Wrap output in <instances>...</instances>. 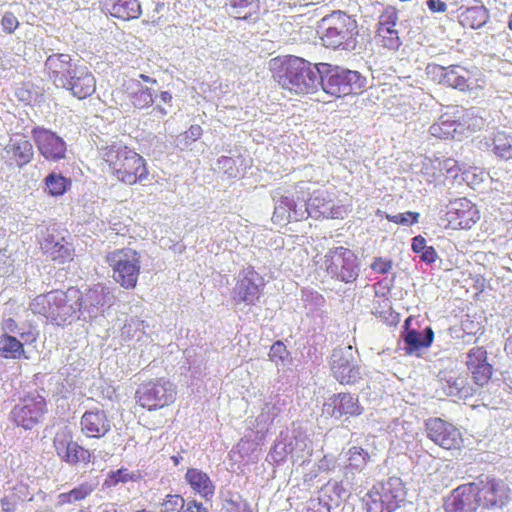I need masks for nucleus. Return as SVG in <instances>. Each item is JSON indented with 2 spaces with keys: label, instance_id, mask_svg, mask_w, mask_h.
I'll use <instances>...</instances> for the list:
<instances>
[{
  "label": "nucleus",
  "instance_id": "1",
  "mask_svg": "<svg viewBox=\"0 0 512 512\" xmlns=\"http://www.w3.org/2000/svg\"><path fill=\"white\" fill-rule=\"evenodd\" d=\"M99 165L111 180L127 186L148 180L150 174L146 159L122 141H114L99 149Z\"/></svg>",
  "mask_w": 512,
  "mask_h": 512
},
{
  "label": "nucleus",
  "instance_id": "2",
  "mask_svg": "<svg viewBox=\"0 0 512 512\" xmlns=\"http://www.w3.org/2000/svg\"><path fill=\"white\" fill-rule=\"evenodd\" d=\"M83 294L77 287L70 286L66 290L53 289L34 297L29 308L34 315L44 317L47 322L56 326L71 324L81 311Z\"/></svg>",
  "mask_w": 512,
  "mask_h": 512
},
{
  "label": "nucleus",
  "instance_id": "3",
  "mask_svg": "<svg viewBox=\"0 0 512 512\" xmlns=\"http://www.w3.org/2000/svg\"><path fill=\"white\" fill-rule=\"evenodd\" d=\"M273 78L286 90L307 94L314 89L318 73L307 60L288 55L271 61Z\"/></svg>",
  "mask_w": 512,
  "mask_h": 512
},
{
  "label": "nucleus",
  "instance_id": "4",
  "mask_svg": "<svg viewBox=\"0 0 512 512\" xmlns=\"http://www.w3.org/2000/svg\"><path fill=\"white\" fill-rule=\"evenodd\" d=\"M318 34L327 48L353 49L359 34L358 23L344 11H333L319 21Z\"/></svg>",
  "mask_w": 512,
  "mask_h": 512
},
{
  "label": "nucleus",
  "instance_id": "5",
  "mask_svg": "<svg viewBox=\"0 0 512 512\" xmlns=\"http://www.w3.org/2000/svg\"><path fill=\"white\" fill-rule=\"evenodd\" d=\"M105 261L112 271L113 280L124 289L137 286L141 272V256L132 248H120L108 252Z\"/></svg>",
  "mask_w": 512,
  "mask_h": 512
},
{
  "label": "nucleus",
  "instance_id": "6",
  "mask_svg": "<svg viewBox=\"0 0 512 512\" xmlns=\"http://www.w3.org/2000/svg\"><path fill=\"white\" fill-rule=\"evenodd\" d=\"M406 497L402 480L390 477L376 483L365 496L366 512H394L401 506Z\"/></svg>",
  "mask_w": 512,
  "mask_h": 512
},
{
  "label": "nucleus",
  "instance_id": "7",
  "mask_svg": "<svg viewBox=\"0 0 512 512\" xmlns=\"http://www.w3.org/2000/svg\"><path fill=\"white\" fill-rule=\"evenodd\" d=\"M176 398L177 387L166 377L142 383L135 393L137 404L150 412L171 406Z\"/></svg>",
  "mask_w": 512,
  "mask_h": 512
},
{
  "label": "nucleus",
  "instance_id": "8",
  "mask_svg": "<svg viewBox=\"0 0 512 512\" xmlns=\"http://www.w3.org/2000/svg\"><path fill=\"white\" fill-rule=\"evenodd\" d=\"M323 90L334 97L360 93L366 85V78L358 71L339 66L329 68L321 77Z\"/></svg>",
  "mask_w": 512,
  "mask_h": 512
},
{
  "label": "nucleus",
  "instance_id": "9",
  "mask_svg": "<svg viewBox=\"0 0 512 512\" xmlns=\"http://www.w3.org/2000/svg\"><path fill=\"white\" fill-rule=\"evenodd\" d=\"M52 443L58 458L70 466H86L92 462V452L74 440V432L68 425L55 432Z\"/></svg>",
  "mask_w": 512,
  "mask_h": 512
},
{
  "label": "nucleus",
  "instance_id": "10",
  "mask_svg": "<svg viewBox=\"0 0 512 512\" xmlns=\"http://www.w3.org/2000/svg\"><path fill=\"white\" fill-rule=\"evenodd\" d=\"M47 413V402L37 391L29 392L20 398L10 412V419L18 427L30 430L40 423Z\"/></svg>",
  "mask_w": 512,
  "mask_h": 512
},
{
  "label": "nucleus",
  "instance_id": "11",
  "mask_svg": "<svg viewBox=\"0 0 512 512\" xmlns=\"http://www.w3.org/2000/svg\"><path fill=\"white\" fill-rule=\"evenodd\" d=\"M65 230L53 224L46 228L39 241L43 254L58 264L70 263L75 257V248L72 242L64 235Z\"/></svg>",
  "mask_w": 512,
  "mask_h": 512
},
{
  "label": "nucleus",
  "instance_id": "12",
  "mask_svg": "<svg viewBox=\"0 0 512 512\" xmlns=\"http://www.w3.org/2000/svg\"><path fill=\"white\" fill-rule=\"evenodd\" d=\"M424 427L427 438L445 450H460L464 446L462 432L451 422L432 417L425 421Z\"/></svg>",
  "mask_w": 512,
  "mask_h": 512
},
{
  "label": "nucleus",
  "instance_id": "13",
  "mask_svg": "<svg viewBox=\"0 0 512 512\" xmlns=\"http://www.w3.org/2000/svg\"><path fill=\"white\" fill-rule=\"evenodd\" d=\"M479 506L486 509L501 508L509 501V488L495 478L486 477L471 483Z\"/></svg>",
  "mask_w": 512,
  "mask_h": 512
},
{
  "label": "nucleus",
  "instance_id": "14",
  "mask_svg": "<svg viewBox=\"0 0 512 512\" xmlns=\"http://www.w3.org/2000/svg\"><path fill=\"white\" fill-rule=\"evenodd\" d=\"M445 228L452 230H469L480 220V211L467 198L451 201L445 214Z\"/></svg>",
  "mask_w": 512,
  "mask_h": 512
},
{
  "label": "nucleus",
  "instance_id": "15",
  "mask_svg": "<svg viewBox=\"0 0 512 512\" xmlns=\"http://www.w3.org/2000/svg\"><path fill=\"white\" fill-rule=\"evenodd\" d=\"M398 19V9L394 6L389 5L381 12L374 37L379 47L396 51L401 46L399 32L396 28Z\"/></svg>",
  "mask_w": 512,
  "mask_h": 512
},
{
  "label": "nucleus",
  "instance_id": "16",
  "mask_svg": "<svg viewBox=\"0 0 512 512\" xmlns=\"http://www.w3.org/2000/svg\"><path fill=\"white\" fill-rule=\"evenodd\" d=\"M354 253L344 247H337L327 256V270L341 281L349 283L358 276V265Z\"/></svg>",
  "mask_w": 512,
  "mask_h": 512
},
{
  "label": "nucleus",
  "instance_id": "17",
  "mask_svg": "<svg viewBox=\"0 0 512 512\" xmlns=\"http://www.w3.org/2000/svg\"><path fill=\"white\" fill-rule=\"evenodd\" d=\"M256 279H261V277L253 266H248L242 271L233 290L235 303H244L249 306L256 305L262 296V285H258L255 282Z\"/></svg>",
  "mask_w": 512,
  "mask_h": 512
},
{
  "label": "nucleus",
  "instance_id": "18",
  "mask_svg": "<svg viewBox=\"0 0 512 512\" xmlns=\"http://www.w3.org/2000/svg\"><path fill=\"white\" fill-rule=\"evenodd\" d=\"M480 76L481 73L477 68L469 70L458 65H451L441 67L440 81L460 91H471L482 87L481 84H479Z\"/></svg>",
  "mask_w": 512,
  "mask_h": 512
},
{
  "label": "nucleus",
  "instance_id": "19",
  "mask_svg": "<svg viewBox=\"0 0 512 512\" xmlns=\"http://www.w3.org/2000/svg\"><path fill=\"white\" fill-rule=\"evenodd\" d=\"M31 134L40 154L45 159L58 161L65 157L66 144L55 132L43 127H35Z\"/></svg>",
  "mask_w": 512,
  "mask_h": 512
},
{
  "label": "nucleus",
  "instance_id": "20",
  "mask_svg": "<svg viewBox=\"0 0 512 512\" xmlns=\"http://www.w3.org/2000/svg\"><path fill=\"white\" fill-rule=\"evenodd\" d=\"M468 120H471L468 114L457 116L456 114L444 113L430 126L429 133L440 140L455 139L470 128Z\"/></svg>",
  "mask_w": 512,
  "mask_h": 512
},
{
  "label": "nucleus",
  "instance_id": "21",
  "mask_svg": "<svg viewBox=\"0 0 512 512\" xmlns=\"http://www.w3.org/2000/svg\"><path fill=\"white\" fill-rule=\"evenodd\" d=\"M112 429L108 412L94 407L85 411L80 418L81 433L89 439L104 438Z\"/></svg>",
  "mask_w": 512,
  "mask_h": 512
},
{
  "label": "nucleus",
  "instance_id": "22",
  "mask_svg": "<svg viewBox=\"0 0 512 512\" xmlns=\"http://www.w3.org/2000/svg\"><path fill=\"white\" fill-rule=\"evenodd\" d=\"M466 367L473 382L483 387L489 383L493 375V366L488 362L487 350L482 346L471 348L467 353Z\"/></svg>",
  "mask_w": 512,
  "mask_h": 512
},
{
  "label": "nucleus",
  "instance_id": "23",
  "mask_svg": "<svg viewBox=\"0 0 512 512\" xmlns=\"http://www.w3.org/2000/svg\"><path fill=\"white\" fill-rule=\"evenodd\" d=\"M331 359L333 376L341 384H354L361 378L359 367L352 363L351 347L347 352L335 350Z\"/></svg>",
  "mask_w": 512,
  "mask_h": 512
},
{
  "label": "nucleus",
  "instance_id": "24",
  "mask_svg": "<svg viewBox=\"0 0 512 512\" xmlns=\"http://www.w3.org/2000/svg\"><path fill=\"white\" fill-rule=\"evenodd\" d=\"M471 483L455 488L444 503L445 512H476L480 507Z\"/></svg>",
  "mask_w": 512,
  "mask_h": 512
},
{
  "label": "nucleus",
  "instance_id": "25",
  "mask_svg": "<svg viewBox=\"0 0 512 512\" xmlns=\"http://www.w3.org/2000/svg\"><path fill=\"white\" fill-rule=\"evenodd\" d=\"M72 58L69 54L55 53L47 57L45 70L56 86L65 88L70 80Z\"/></svg>",
  "mask_w": 512,
  "mask_h": 512
},
{
  "label": "nucleus",
  "instance_id": "26",
  "mask_svg": "<svg viewBox=\"0 0 512 512\" xmlns=\"http://www.w3.org/2000/svg\"><path fill=\"white\" fill-rule=\"evenodd\" d=\"M331 417L339 419L343 416L355 417L363 412L358 397L350 393H338L329 398L325 404Z\"/></svg>",
  "mask_w": 512,
  "mask_h": 512
},
{
  "label": "nucleus",
  "instance_id": "27",
  "mask_svg": "<svg viewBox=\"0 0 512 512\" xmlns=\"http://www.w3.org/2000/svg\"><path fill=\"white\" fill-rule=\"evenodd\" d=\"M65 89L71 91L78 99H85L96 90L95 77L87 68L74 69Z\"/></svg>",
  "mask_w": 512,
  "mask_h": 512
},
{
  "label": "nucleus",
  "instance_id": "28",
  "mask_svg": "<svg viewBox=\"0 0 512 512\" xmlns=\"http://www.w3.org/2000/svg\"><path fill=\"white\" fill-rule=\"evenodd\" d=\"M412 320L413 318L410 316L404 322L403 340L407 355H411L421 348H428L434 340V332L431 327H426L423 336L421 332L411 329Z\"/></svg>",
  "mask_w": 512,
  "mask_h": 512
},
{
  "label": "nucleus",
  "instance_id": "29",
  "mask_svg": "<svg viewBox=\"0 0 512 512\" xmlns=\"http://www.w3.org/2000/svg\"><path fill=\"white\" fill-rule=\"evenodd\" d=\"M458 19L460 25L464 28L479 29L489 20V11L478 1L475 6L460 7Z\"/></svg>",
  "mask_w": 512,
  "mask_h": 512
},
{
  "label": "nucleus",
  "instance_id": "30",
  "mask_svg": "<svg viewBox=\"0 0 512 512\" xmlns=\"http://www.w3.org/2000/svg\"><path fill=\"white\" fill-rule=\"evenodd\" d=\"M185 480L191 489L206 500H210L215 493V486L209 475L197 468H189Z\"/></svg>",
  "mask_w": 512,
  "mask_h": 512
},
{
  "label": "nucleus",
  "instance_id": "31",
  "mask_svg": "<svg viewBox=\"0 0 512 512\" xmlns=\"http://www.w3.org/2000/svg\"><path fill=\"white\" fill-rule=\"evenodd\" d=\"M6 154L11 164L23 167L33 158V146L29 140L23 137L12 139L6 146Z\"/></svg>",
  "mask_w": 512,
  "mask_h": 512
},
{
  "label": "nucleus",
  "instance_id": "32",
  "mask_svg": "<svg viewBox=\"0 0 512 512\" xmlns=\"http://www.w3.org/2000/svg\"><path fill=\"white\" fill-rule=\"evenodd\" d=\"M108 11L114 18L130 21L141 16L142 7L138 0H110Z\"/></svg>",
  "mask_w": 512,
  "mask_h": 512
},
{
  "label": "nucleus",
  "instance_id": "33",
  "mask_svg": "<svg viewBox=\"0 0 512 512\" xmlns=\"http://www.w3.org/2000/svg\"><path fill=\"white\" fill-rule=\"evenodd\" d=\"M493 154L500 160H512V132L497 130L486 142Z\"/></svg>",
  "mask_w": 512,
  "mask_h": 512
},
{
  "label": "nucleus",
  "instance_id": "34",
  "mask_svg": "<svg viewBox=\"0 0 512 512\" xmlns=\"http://www.w3.org/2000/svg\"><path fill=\"white\" fill-rule=\"evenodd\" d=\"M0 356L4 359H28L24 343L8 333L0 336Z\"/></svg>",
  "mask_w": 512,
  "mask_h": 512
},
{
  "label": "nucleus",
  "instance_id": "35",
  "mask_svg": "<svg viewBox=\"0 0 512 512\" xmlns=\"http://www.w3.org/2000/svg\"><path fill=\"white\" fill-rule=\"evenodd\" d=\"M94 491L90 483H82L68 492L60 493L57 497L58 505L64 506L85 500Z\"/></svg>",
  "mask_w": 512,
  "mask_h": 512
},
{
  "label": "nucleus",
  "instance_id": "36",
  "mask_svg": "<svg viewBox=\"0 0 512 512\" xmlns=\"http://www.w3.org/2000/svg\"><path fill=\"white\" fill-rule=\"evenodd\" d=\"M46 192L54 197L62 196L71 186V180L59 173L52 172L44 180Z\"/></svg>",
  "mask_w": 512,
  "mask_h": 512
},
{
  "label": "nucleus",
  "instance_id": "37",
  "mask_svg": "<svg viewBox=\"0 0 512 512\" xmlns=\"http://www.w3.org/2000/svg\"><path fill=\"white\" fill-rule=\"evenodd\" d=\"M346 468L351 471L361 472L371 460L368 451L360 446H352L347 452Z\"/></svg>",
  "mask_w": 512,
  "mask_h": 512
},
{
  "label": "nucleus",
  "instance_id": "38",
  "mask_svg": "<svg viewBox=\"0 0 512 512\" xmlns=\"http://www.w3.org/2000/svg\"><path fill=\"white\" fill-rule=\"evenodd\" d=\"M295 197L282 196L279 200V205L275 207L272 221L274 223H286L291 219V212L296 213Z\"/></svg>",
  "mask_w": 512,
  "mask_h": 512
},
{
  "label": "nucleus",
  "instance_id": "39",
  "mask_svg": "<svg viewBox=\"0 0 512 512\" xmlns=\"http://www.w3.org/2000/svg\"><path fill=\"white\" fill-rule=\"evenodd\" d=\"M431 164L435 170L433 176L436 179L446 175L456 176L460 170L457 161L451 157H437L431 161Z\"/></svg>",
  "mask_w": 512,
  "mask_h": 512
},
{
  "label": "nucleus",
  "instance_id": "40",
  "mask_svg": "<svg viewBox=\"0 0 512 512\" xmlns=\"http://www.w3.org/2000/svg\"><path fill=\"white\" fill-rule=\"evenodd\" d=\"M2 329L5 333H18L24 343L33 344L38 339V331L32 324L28 325V329L23 332H18V324L13 318H7L2 322Z\"/></svg>",
  "mask_w": 512,
  "mask_h": 512
},
{
  "label": "nucleus",
  "instance_id": "41",
  "mask_svg": "<svg viewBox=\"0 0 512 512\" xmlns=\"http://www.w3.org/2000/svg\"><path fill=\"white\" fill-rule=\"evenodd\" d=\"M139 479L140 475L138 473L130 472L127 468L121 467L108 474L105 480V485L108 487H115L120 483L136 482Z\"/></svg>",
  "mask_w": 512,
  "mask_h": 512
},
{
  "label": "nucleus",
  "instance_id": "42",
  "mask_svg": "<svg viewBox=\"0 0 512 512\" xmlns=\"http://www.w3.org/2000/svg\"><path fill=\"white\" fill-rule=\"evenodd\" d=\"M132 104L137 109H144L150 107L153 102V94L150 88L142 87L134 92L131 97Z\"/></svg>",
  "mask_w": 512,
  "mask_h": 512
},
{
  "label": "nucleus",
  "instance_id": "43",
  "mask_svg": "<svg viewBox=\"0 0 512 512\" xmlns=\"http://www.w3.org/2000/svg\"><path fill=\"white\" fill-rule=\"evenodd\" d=\"M386 219L389 222H393L395 224L399 225H412L418 222L419 219V213L418 212H405V213H399L396 215H386Z\"/></svg>",
  "mask_w": 512,
  "mask_h": 512
},
{
  "label": "nucleus",
  "instance_id": "44",
  "mask_svg": "<svg viewBox=\"0 0 512 512\" xmlns=\"http://www.w3.org/2000/svg\"><path fill=\"white\" fill-rule=\"evenodd\" d=\"M268 356L271 361H274L276 363L278 361L283 362L289 356V352L282 341H276L270 347Z\"/></svg>",
  "mask_w": 512,
  "mask_h": 512
},
{
  "label": "nucleus",
  "instance_id": "45",
  "mask_svg": "<svg viewBox=\"0 0 512 512\" xmlns=\"http://www.w3.org/2000/svg\"><path fill=\"white\" fill-rule=\"evenodd\" d=\"M0 22L3 31L8 34L14 33L20 25L19 20L12 12H5Z\"/></svg>",
  "mask_w": 512,
  "mask_h": 512
},
{
  "label": "nucleus",
  "instance_id": "46",
  "mask_svg": "<svg viewBox=\"0 0 512 512\" xmlns=\"http://www.w3.org/2000/svg\"><path fill=\"white\" fill-rule=\"evenodd\" d=\"M392 265L393 263L390 259L377 257L372 262L371 269L379 274H386L391 270Z\"/></svg>",
  "mask_w": 512,
  "mask_h": 512
},
{
  "label": "nucleus",
  "instance_id": "47",
  "mask_svg": "<svg viewBox=\"0 0 512 512\" xmlns=\"http://www.w3.org/2000/svg\"><path fill=\"white\" fill-rule=\"evenodd\" d=\"M426 4L432 13H444L447 10V4L443 0H427Z\"/></svg>",
  "mask_w": 512,
  "mask_h": 512
},
{
  "label": "nucleus",
  "instance_id": "48",
  "mask_svg": "<svg viewBox=\"0 0 512 512\" xmlns=\"http://www.w3.org/2000/svg\"><path fill=\"white\" fill-rule=\"evenodd\" d=\"M420 254L421 260L428 264L435 262L437 258L436 250L432 246H427Z\"/></svg>",
  "mask_w": 512,
  "mask_h": 512
},
{
  "label": "nucleus",
  "instance_id": "49",
  "mask_svg": "<svg viewBox=\"0 0 512 512\" xmlns=\"http://www.w3.org/2000/svg\"><path fill=\"white\" fill-rule=\"evenodd\" d=\"M426 247V239L423 236L418 235L412 239L411 248L414 253L420 254Z\"/></svg>",
  "mask_w": 512,
  "mask_h": 512
},
{
  "label": "nucleus",
  "instance_id": "50",
  "mask_svg": "<svg viewBox=\"0 0 512 512\" xmlns=\"http://www.w3.org/2000/svg\"><path fill=\"white\" fill-rule=\"evenodd\" d=\"M295 194V199L297 201H305L307 197L310 195V191L309 188L304 187L303 183L300 182L295 185Z\"/></svg>",
  "mask_w": 512,
  "mask_h": 512
},
{
  "label": "nucleus",
  "instance_id": "51",
  "mask_svg": "<svg viewBox=\"0 0 512 512\" xmlns=\"http://www.w3.org/2000/svg\"><path fill=\"white\" fill-rule=\"evenodd\" d=\"M185 512H208V509L202 503L191 500L187 503Z\"/></svg>",
  "mask_w": 512,
  "mask_h": 512
},
{
  "label": "nucleus",
  "instance_id": "52",
  "mask_svg": "<svg viewBox=\"0 0 512 512\" xmlns=\"http://www.w3.org/2000/svg\"><path fill=\"white\" fill-rule=\"evenodd\" d=\"M229 5L234 9H246L258 0H228Z\"/></svg>",
  "mask_w": 512,
  "mask_h": 512
},
{
  "label": "nucleus",
  "instance_id": "53",
  "mask_svg": "<svg viewBox=\"0 0 512 512\" xmlns=\"http://www.w3.org/2000/svg\"><path fill=\"white\" fill-rule=\"evenodd\" d=\"M0 503L4 512H14L16 510L15 502L11 501L8 497H3Z\"/></svg>",
  "mask_w": 512,
  "mask_h": 512
},
{
  "label": "nucleus",
  "instance_id": "54",
  "mask_svg": "<svg viewBox=\"0 0 512 512\" xmlns=\"http://www.w3.org/2000/svg\"><path fill=\"white\" fill-rule=\"evenodd\" d=\"M187 133L190 138L197 140L202 135V128L200 125H191Z\"/></svg>",
  "mask_w": 512,
  "mask_h": 512
},
{
  "label": "nucleus",
  "instance_id": "55",
  "mask_svg": "<svg viewBox=\"0 0 512 512\" xmlns=\"http://www.w3.org/2000/svg\"><path fill=\"white\" fill-rule=\"evenodd\" d=\"M504 351L508 357L512 358V335L507 338L504 345Z\"/></svg>",
  "mask_w": 512,
  "mask_h": 512
},
{
  "label": "nucleus",
  "instance_id": "56",
  "mask_svg": "<svg viewBox=\"0 0 512 512\" xmlns=\"http://www.w3.org/2000/svg\"><path fill=\"white\" fill-rule=\"evenodd\" d=\"M101 512H118L116 505L113 503L101 506Z\"/></svg>",
  "mask_w": 512,
  "mask_h": 512
},
{
  "label": "nucleus",
  "instance_id": "57",
  "mask_svg": "<svg viewBox=\"0 0 512 512\" xmlns=\"http://www.w3.org/2000/svg\"><path fill=\"white\" fill-rule=\"evenodd\" d=\"M140 79H142L143 81L145 82H149V83H152V84H156L157 83V80L154 79V78H151L145 74H140Z\"/></svg>",
  "mask_w": 512,
  "mask_h": 512
},
{
  "label": "nucleus",
  "instance_id": "58",
  "mask_svg": "<svg viewBox=\"0 0 512 512\" xmlns=\"http://www.w3.org/2000/svg\"><path fill=\"white\" fill-rule=\"evenodd\" d=\"M340 213H341V208L340 207H336V208H332V210L330 212V215H331L332 218H338Z\"/></svg>",
  "mask_w": 512,
  "mask_h": 512
},
{
  "label": "nucleus",
  "instance_id": "59",
  "mask_svg": "<svg viewBox=\"0 0 512 512\" xmlns=\"http://www.w3.org/2000/svg\"><path fill=\"white\" fill-rule=\"evenodd\" d=\"M161 98H162L163 101L166 102V101L171 100L172 97H171V94L169 92H162L161 93Z\"/></svg>",
  "mask_w": 512,
  "mask_h": 512
},
{
  "label": "nucleus",
  "instance_id": "60",
  "mask_svg": "<svg viewBox=\"0 0 512 512\" xmlns=\"http://www.w3.org/2000/svg\"><path fill=\"white\" fill-rule=\"evenodd\" d=\"M507 26L512 31V13L508 17Z\"/></svg>",
  "mask_w": 512,
  "mask_h": 512
},
{
  "label": "nucleus",
  "instance_id": "61",
  "mask_svg": "<svg viewBox=\"0 0 512 512\" xmlns=\"http://www.w3.org/2000/svg\"><path fill=\"white\" fill-rule=\"evenodd\" d=\"M36 512H48L47 510H37Z\"/></svg>",
  "mask_w": 512,
  "mask_h": 512
},
{
  "label": "nucleus",
  "instance_id": "62",
  "mask_svg": "<svg viewBox=\"0 0 512 512\" xmlns=\"http://www.w3.org/2000/svg\"><path fill=\"white\" fill-rule=\"evenodd\" d=\"M77 512H86L84 509H80Z\"/></svg>",
  "mask_w": 512,
  "mask_h": 512
},
{
  "label": "nucleus",
  "instance_id": "63",
  "mask_svg": "<svg viewBox=\"0 0 512 512\" xmlns=\"http://www.w3.org/2000/svg\"><path fill=\"white\" fill-rule=\"evenodd\" d=\"M510 388L512 389V379L510 380Z\"/></svg>",
  "mask_w": 512,
  "mask_h": 512
},
{
  "label": "nucleus",
  "instance_id": "64",
  "mask_svg": "<svg viewBox=\"0 0 512 512\" xmlns=\"http://www.w3.org/2000/svg\"><path fill=\"white\" fill-rule=\"evenodd\" d=\"M511 259H512V252H511Z\"/></svg>",
  "mask_w": 512,
  "mask_h": 512
}]
</instances>
